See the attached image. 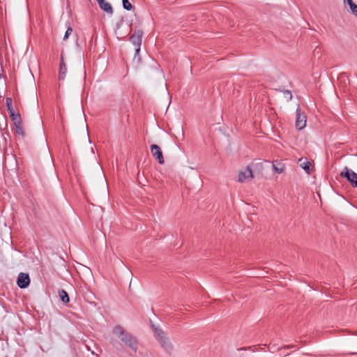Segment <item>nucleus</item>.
<instances>
[{
    "mask_svg": "<svg viewBox=\"0 0 357 357\" xmlns=\"http://www.w3.org/2000/svg\"><path fill=\"white\" fill-rule=\"evenodd\" d=\"M115 334L127 347L134 352L138 349V341L130 333H128L122 326L118 325L113 328Z\"/></svg>",
    "mask_w": 357,
    "mask_h": 357,
    "instance_id": "nucleus-1",
    "label": "nucleus"
},
{
    "mask_svg": "<svg viewBox=\"0 0 357 357\" xmlns=\"http://www.w3.org/2000/svg\"><path fill=\"white\" fill-rule=\"evenodd\" d=\"M154 335L165 351L168 354H171L174 347L164 332L161 329L155 328H154Z\"/></svg>",
    "mask_w": 357,
    "mask_h": 357,
    "instance_id": "nucleus-2",
    "label": "nucleus"
},
{
    "mask_svg": "<svg viewBox=\"0 0 357 357\" xmlns=\"http://www.w3.org/2000/svg\"><path fill=\"white\" fill-rule=\"evenodd\" d=\"M143 32L141 30L135 31V33L130 36V40L136 47L135 53L136 55L139 54L140 51V47L142 45Z\"/></svg>",
    "mask_w": 357,
    "mask_h": 357,
    "instance_id": "nucleus-3",
    "label": "nucleus"
},
{
    "mask_svg": "<svg viewBox=\"0 0 357 357\" xmlns=\"http://www.w3.org/2000/svg\"><path fill=\"white\" fill-rule=\"evenodd\" d=\"M340 176L347 178L353 186L357 187V174L354 171L349 169L348 167H345L340 173Z\"/></svg>",
    "mask_w": 357,
    "mask_h": 357,
    "instance_id": "nucleus-4",
    "label": "nucleus"
},
{
    "mask_svg": "<svg viewBox=\"0 0 357 357\" xmlns=\"http://www.w3.org/2000/svg\"><path fill=\"white\" fill-rule=\"evenodd\" d=\"M307 117L304 112H302L299 107L296 109V127L298 130L304 128L306 126Z\"/></svg>",
    "mask_w": 357,
    "mask_h": 357,
    "instance_id": "nucleus-5",
    "label": "nucleus"
},
{
    "mask_svg": "<svg viewBox=\"0 0 357 357\" xmlns=\"http://www.w3.org/2000/svg\"><path fill=\"white\" fill-rule=\"evenodd\" d=\"M253 178L252 172L250 167H246L238 173V181L240 183H245L251 181Z\"/></svg>",
    "mask_w": 357,
    "mask_h": 357,
    "instance_id": "nucleus-6",
    "label": "nucleus"
},
{
    "mask_svg": "<svg viewBox=\"0 0 357 357\" xmlns=\"http://www.w3.org/2000/svg\"><path fill=\"white\" fill-rule=\"evenodd\" d=\"M151 153L152 155L158 161L161 165L164 164L165 160L162 155V152L159 146L156 144H152L150 146Z\"/></svg>",
    "mask_w": 357,
    "mask_h": 357,
    "instance_id": "nucleus-7",
    "label": "nucleus"
},
{
    "mask_svg": "<svg viewBox=\"0 0 357 357\" xmlns=\"http://www.w3.org/2000/svg\"><path fill=\"white\" fill-rule=\"evenodd\" d=\"M17 285L22 288L27 287L30 284V278L27 273H20L17 280Z\"/></svg>",
    "mask_w": 357,
    "mask_h": 357,
    "instance_id": "nucleus-8",
    "label": "nucleus"
},
{
    "mask_svg": "<svg viewBox=\"0 0 357 357\" xmlns=\"http://www.w3.org/2000/svg\"><path fill=\"white\" fill-rule=\"evenodd\" d=\"M98 3L100 6V8L107 13V14L112 15L113 14V8L112 5L106 1L105 0H97Z\"/></svg>",
    "mask_w": 357,
    "mask_h": 357,
    "instance_id": "nucleus-9",
    "label": "nucleus"
},
{
    "mask_svg": "<svg viewBox=\"0 0 357 357\" xmlns=\"http://www.w3.org/2000/svg\"><path fill=\"white\" fill-rule=\"evenodd\" d=\"M298 164L307 174H310L312 171V164L307 158H300L298 161Z\"/></svg>",
    "mask_w": 357,
    "mask_h": 357,
    "instance_id": "nucleus-10",
    "label": "nucleus"
},
{
    "mask_svg": "<svg viewBox=\"0 0 357 357\" xmlns=\"http://www.w3.org/2000/svg\"><path fill=\"white\" fill-rule=\"evenodd\" d=\"M66 73H67V67L63 62V57H61V61L60 63L59 72V79H64L66 77Z\"/></svg>",
    "mask_w": 357,
    "mask_h": 357,
    "instance_id": "nucleus-11",
    "label": "nucleus"
},
{
    "mask_svg": "<svg viewBox=\"0 0 357 357\" xmlns=\"http://www.w3.org/2000/svg\"><path fill=\"white\" fill-rule=\"evenodd\" d=\"M59 296L64 303H68L70 301L68 293L63 289L59 291Z\"/></svg>",
    "mask_w": 357,
    "mask_h": 357,
    "instance_id": "nucleus-12",
    "label": "nucleus"
},
{
    "mask_svg": "<svg viewBox=\"0 0 357 357\" xmlns=\"http://www.w3.org/2000/svg\"><path fill=\"white\" fill-rule=\"evenodd\" d=\"M344 3L348 4L352 13L357 16V5L352 0H344Z\"/></svg>",
    "mask_w": 357,
    "mask_h": 357,
    "instance_id": "nucleus-13",
    "label": "nucleus"
},
{
    "mask_svg": "<svg viewBox=\"0 0 357 357\" xmlns=\"http://www.w3.org/2000/svg\"><path fill=\"white\" fill-rule=\"evenodd\" d=\"M9 114L12 120L14 121L15 125H17V123H20L21 122L20 114H15L14 112L9 113Z\"/></svg>",
    "mask_w": 357,
    "mask_h": 357,
    "instance_id": "nucleus-14",
    "label": "nucleus"
},
{
    "mask_svg": "<svg viewBox=\"0 0 357 357\" xmlns=\"http://www.w3.org/2000/svg\"><path fill=\"white\" fill-rule=\"evenodd\" d=\"M6 103L8 113H12L13 112H14L13 108V105H12V103H13L12 98H6Z\"/></svg>",
    "mask_w": 357,
    "mask_h": 357,
    "instance_id": "nucleus-15",
    "label": "nucleus"
},
{
    "mask_svg": "<svg viewBox=\"0 0 357 357\" xmlns=\"http://www.w3.org/2000/svg\"><path fill=\"white\" fill-rule=\"evenodd\" d=\"M273 168H274L275 171L278 174L282 173L284 170V166L282 164H278V165L274 164Z\"/></svg>",
    "mask_w": 357,
    "mask_h": 357,
    "instance_id": "nucleus-16",
    "label": "nucleus"
},
{
    "mask_svg": "<svg viewBox=\"0 0 357 357\" xmlns=\"http://www.w3.org/2000/svg\"><path fill=\"white\" fill-rule=\"evenodd\" d=\"M123 6L127 10H130L132 8L131 3L128 0H122Z\"/></svg>",
    "mask_w": 357,
    "mask_h": 357,
    "instance_id": "nucleus-17",
    "label": "nucleus"
},
{
    "mask_svg": "<svg viewBox=\"0 0 357 357\" xmlns=\"http://www.w3.org/2000/svg\"><path fill=\"white\" fill-rule=\"evenodd\" d=\"M283 96H284V98L287 100V101H289L291 100L292 98V95H291V93L289 91H284L283 92Z\"/></svg>",
    "mask_w": 357,
    "mask_h": 357,
    "instance_id": "nucleus-18",
    "label": "nucleus"
},
{
    "mask_svg": "<svg viewBox=\"0 0 357 357\" xmlns=\"http://www.w3.org/2000/svg\"><path fill=\"white\" fill-rule=\"evenodd\" d=\"M15 130H16L17 133H18L19 135H23V129L22 127L21 122L20 123H17V125H15Z\"/></svg>",
    "mask_w": 357,
    "mask_h": 357,
    "instance_id": "nucleus-19",
    "label": "nucleus"
},
{
    "mask_svg": "<svg viewBox=\"0 0 357 357\" xmlns=\"http://www.w3.org/2000/svg\"><path fill=\"white\" fill-rule=\"evenodd\" d=\"M72 32H73V28L70 26H68V28L67 29L66 33L64 35L63 40H67L69 36L72 33Z\"/></svg>",
    "mask_w": 357,
    "mask_h": 357,
    "instance_id": "nucleus-20",
    "label": "nucleus"
},
{
    "mask_svg": "<svg viewBox=\"0 0 357 357\" xmlns=\"http://www.w3.org/2000/svg\"><path fill=\"white\" fill-rule=\"evenodd\" d=\"M2 72H3V67H2L1 64L0 63V79L2 77Z\"/></svg>",
    "mask_w": 357,
    "mask_h": 357,
    "instance_id": "nucleus-21",
    "label": "nucleus"
},
{
    "mask_svg": "<svg viewBox=\"0 0 357 357\" xmlns=\"http://www.w3.org/2000/svg\"><path fill=\"white\" fill-rule=\"evenodd\" d=\"M354 354H357V352L351 353V355H354Z\"/></svg>",
    "mask_w": 357,
    "mask_h": 357,
    "instance_id": "nucleus-22",
    "label": "nucleus"
},
{
    "mask_svg": "<svg viewBox=\"0 0 357 357\" xmlns=\"http://www.w3.org/2000/svg\"><path fill=\"white\" fill-rule=\"evenodd\" d=\"M294 347L293 346H287V348Z\"/></svg>",
    "mask_w": 357,
    "mask_h": 357,
    "instance_id": "nucleus-23",
    "label": "nucleus"
}]
</instances>
